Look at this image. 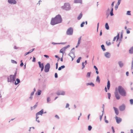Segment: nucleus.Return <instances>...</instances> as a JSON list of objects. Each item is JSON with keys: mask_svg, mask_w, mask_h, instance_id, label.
<instances>
[{"mask_svg": "<svg viewBox=\"0 0 133 133\" xmlns=\"http://www.w3.org/2000/svg\"><path fill=\"white\" fill-rule=\"evenodd\" d=\"M62 19L61 15L58 14L55 17L52 18L50 22V24L52 25L60 23L62 22Z\"/></svg>", "mask_w": 133, "mask_h": 133, "instance_id": "1", "label": "nucleus"}, {"mask_svg": "<svg viewBox=\"0 0 133 133\" xmlns=\"http://www.w3.org/2000/svg\"><path fill=\"white\" fill-rule=\"evenodd\" d=\"M118 90L119 93L122 96L124 97L126 96V92L122 86H118Z\"/></svg>", "mask_w": 133, "mask_h": 133, "instance_id": "2", "label": "nucleus"}, {"mask_svg": "<svg viewBox=\"0 0 133 133\" xmlns=\"http://www.w3.org/2000/svg\"><path fill=\"white\" fill-rule=\"evenodd\" d=\"M61 8L63 10H64L66 11L69 10L71 9L70 5L68 3H65L64 4V5L62 6Z\"/></svg>", "mask_w": 133, "mask_h": 133, "instance_id": "3", "label": "nucleus"}, {"mask_svg": "<svg viewBox=\"0 0 133 133\" xmlns=\"http://www.w3.org/2000/svg\"><path fill=\"white\" fill-rule=\"evenodd\" d=\"M73 30L72 28L70 27L68 29L66 32V34L69 35H72L73 34Z\"/></svg>", "mask_w": 133, "mask_h": 133, "instance_id": "4", "label": "nucleus"}, {"mask_svg": "<svg viewBox=\"0 0 133 133\" xmlns=\"http://www.w3.org/2000/svg\"><path fill=\"white\" fill-rule=\"evenodd\" d=\"M50 68V64L47 63L45 66L44 69V71L46 72H47L49 71Z\"/></svg>", "mask_w": 133, "mask_h": 133, "instance_id": "5", "label": "nucleus"}, {"mask_svg": "<svg viewBox=\"0 0 133 133\" xmlns=\"http://www.w3.org/2000/svg\"><path fill=\"white\" fill-rule=\"evenodd\" d=\"M12 75H10L9 77H8V82H12L14 83L15 81H13V77H12Z\"/></svg>", "mask_w": 133, "mask_h": 133, "instance_id": "6", "label": "nucleus"}, {"mask_svg": "<svg viewBox=\"0 0 133 133\" xmlns=\"http://www.w3.org/2000/svg\"><path fill=\"white\" fill-rule=\"evenodd\" d=\"M56 94L57 95H64L65 94V92L63 91H59L57 92Z\"/></svg>", "mask_w": 133, "mask_h": 133, "instance_id": "7", "label": "nucleus"}, {"mask_svg": "<svg viewBox=\"0 0 133 133\" xmlns=\"http://www.w3.org/2000/svg\"><path fill=\"white\" fill-rule=\"evenodd\" d=\"M119 109L121 111H123L125 109V106L124 105L122 104L119 107Z\"/></svg>", "mask_w": 133, "mask_h": 133, "instance_id": "8", "label": "nucleus"}, {"mask_svg": "<svg viewBox=\"0 0 133 133\" xmlns=\"http://www.w3.org/2000/svg\"><path fill=\"white\" fill-rule=\"evenodd\" d=\"M8 3L11 4H15L17 2L15 0H8Z\"/></svg>", "mask_w": 133, "mask_h": 133, "instance_id": "9", "label": "nucleus"}, {"mask_svg": "<svg viewBox=\"0 0 133 133\" xmlns=\"http://www.w3.org/2000/svg\"><path fill=\"white\" fill-rule=\"evenodd\" d=\"M116 122L118 124L119 123L122 121V119L121 118L118 117L117 116L116 117Z\"/></svg>", "mask_w": 133, "mask_h": 133, "instance_id": "10", "label": "nucleus"}, {"mask_svg": "<svg viewBox=\"0 0 133 133\" xmlns=\"http://www.w3.org/2000/svg\"><path fill=\"white\" fill-rule=\"evenodd\" d=\"M104 56L107 58H110L111 55L109 52H106L104 53Z\"/></svg>", "mask_w": 133, "mask_h": 133, "instance_id": "11", "label": "nucleus"}, {"mask_svg": "<svg viewBox=\"0 0 133 133\" xmlns=\"http://www.w3.org/2000/svg\"><path fill=\"white\" fill-rule=\"evenodd\" d=\"M74 3H79L82 4V0H74Z\"/></svg>", "mask_w": 133, "mask_h": 133, "instance_id": "12", "label": "nucleus"}, {"mask_svg": "<svg viewBox=\"0 0 133 133\" xmlns=\"http://www.w3.org/2000/svg\"><path fill=\"white\" fill-rule=\"evenodd\" d=\"M71 54H73V55H75V51H74L71 50V52H70V53H69L68 54L69 56H70L71 58L72 59V61L73 60L74 58H73L71 56Z\"/></svg>", "mask_w": 133, "mask_h": 133, "instance_id": "13", "label": "nucleus"}, {"mask_svg": "<svg viewBox=\"0 0 133 133\" xmlns=\"http://www.w3.org/2000/svg\"><path fill=\"white\" fill-rule=\"evenodd\" d=\"M43 109H42L40 111L36 113V115H42L43 113Z\"/></svg>", "mask_w": 133, "mask_h": 133, "instance_id": "14", "label": "nucleus"}, {"mask_svg": "<svg viewBox=\"0 0 133 133\" xmlns=\"http://www.w3.org/2000/svg\"><path fill=\"white\" fill-rule=\"evenodd\" d=\"M115 96L117 99H119L120 98V96L118 94V92H116L115 93Z\"/></svg>", "mask_w": 133, "mask_h": 133, "instance_id": "15", "label": "nucleus"}, {"mask_svg": "<svg viewBox=\"0 0 133 133\" xmlns=\"http://www.w3.org/2000/svg\"><path fill=\"white\" fill-rule=\"evenodd\" d=\"M113 108L114 109L116 114L117 115H118L119 114V111L118 109L115 107H113Z\"/></svg>", "mask_w": 133, "mask_h": 133, "instance_id": "16", "label": "nucleus"}, {"mask_svg": "<svg viewBox=\"0 0 133 133\" xmlns=\"http://www.w3.org/2000/svg\"><path fill=\"white\" fill-rule=\"evenodd\" d=\"M118 64L120 68H122L124 65L123 63L121 61L118 62Z\"/></svg>", "mask_w": 133, "mask_h": 133, "instance_id": "17", "label": "nucleus"}, {"mask_svg": "<svg viewBox=\"0 0 133 133\" xmlns=\"http://www.w3.org/2000/svg\"><path fill=\"white\" fill-rule=\"evenodd\" d=\"M38 63L39 64V66L40 68H42V67L44 66L43 64V63H41L40 62H38Z\"/></svg>", "mask_w": 133, "mask_h": 133, "instance_id": "18", "label": "nucleus"}, {"mask_svg": "<svg viewBox=\"0 0 133 133\" xmlns=\"http://www.w3.org/2000/svg\"><path fill=\"white\" fill-rule=\"evenodd\" d=\"M20 82V81L19 79L18 78H17L16 79V81L15 82V85H17Z\"/></svg>", "mask_w": 133, "mask_h": 133, "instance_id": "19", "label": "nucleus"}, {"mask_svg": "<svg viewBox=\"0 0 133 133\" xmlns=\"http://www.w3.org/2000/svg\"><path fill=\"white\" fill-rule=\"evenodd\" d=\"M37 102L36 103V104L33 107H31V110H32L33 109H35L37 106Z\"/></svg>", "mask_w": 133, "mask_h": 133, "instance_id": "20", "label": "nucleus"}, {"mask_svg": "<svg viewBox=\"0 0 133 133\" xmlns=\"http://www.w3.org/2000/svg\"><path fill=\"white\" fill-rule=\"evenodd\" d=\"M110 83L109 80H108L107 82V87L108 89L109 90L110 89Z\"/></svg>", "mask_w": 133, "mask_h": 133, "instance_id": "21", "label": "nucleus"}, {"mask_svg": "<svg viewBox=\"0 0 133 133\" xmlns=\"http://www.w3.org/2000/svg\"><path fill=\"white\" fill-rule=\"evenodd\" d=\"M86 85L87 86H88L89 85H90L92 87H94L95 86L94 84L93 83H92V82L87 83L86 84Z\"/></svg>", "mask_w": 133, "mask_h": 133, "instance_id": "22", "label": "nucleus"}, {"mask_svg": "<svg viewBox=\"0 0 133 133\" xmlns=\"http://www.w3.org/2000/svg\"><path fill=\"white\" fill-rule=\"evenodd\" d=\"M17 74V72L16 71L14 75H12V77H13V81H15V79L16 78V75Z\"/></svg>", "mask_w": 133, "mask_h": 133, "instance_id": "23", "label": "nucleus"}, {"mask_svg": "<svg viewBox=\"0 0 133 133\" xmlns=\"http://www.w3.org/2000/svg\"><path fill=\"white\" fill-rule=\"evenodd\" d=\"M96 81V82H98L99 83H100V80L99 77L98 76H97Z\"/></svg>", "mask_w": 133, "mask_h": 133, "instance_id": "24", "label": "nucleus"}, {"mask_svg": "<svg viewBox=\"0 0 133 133\" xmlns=\"http://www.w3.org/2000/svg\"><path fill=\"white\" fill-rule=\"evenodd\" d=\"M129 53L130 54H133V46L131 47L129 50Z\"/></svg>", "mask_w": 133, "mask_h": 133, "instance_id": "25", "label": "nucleus"}, {"mask_svg": "<svg viewBox=\"0 0 133 133\" xmlns=\"http://www.w3.org/2000/svg\"><path fill=\"white\" fill-rule=\"evenodd\" d=\"M82 13H81L77 17V19L78 20H80L82 18Z\"/></svg>", "mask_w": 133, "mask_h": 133, "instance_id": "26", "label": "nucleus"}, {"mask_svg": "<svg viewBox=\"0 0 133 133\" xmlns=\"http://www.w3.org/2000/svg\"><path fill=\"white\" fill-rule=\"evenodd\" d=\"M113 8H112L110 12V16H112L114 15V14L113 13Z\"/></svg>", "mask_w": 133, "mask_h": 133, "instance_id": "27", "label": "nucleus"}, {"mask_svg": "<svg viewBox=\"0 0 133 133\" xmlns=\"http://www.w3.org/2000/svg\"><path fill=\"white\" fill-rule=\"evenodd\" d=\"M105 29L107 30H108L109 29V26L108 23H105Z\"/></svg>", "mask_w": 133, "mask_h": 133, "instance_id": "28", "label": "nucleus"}, {"mask_svg": "<svg viewBox=\"0 0 133 133\" xmlns=\"http://www.w3.org/2000/svg\"><path fill=\"white\" fill-rule=\"evenodd\" d=\"M65 50L63 48H62L61 50H60V53H62L63 54L64 53V52L65 51Z\"/></svg>", "mask_w": 133, "mask_h": 133, "instance_id": "29", "label": "nucleus"}, {"mask_svg": "<svg viewBox=\"0 0 133 133\" xmlns=\"http://www.w3.org/2000/svg\"><path fill=\"white\" fill-rule=\"evenodd\" d=\"M65 66L64 65L61 66V67H60L58 69V70L60 71L62 69H64L65 68Z\"/></svg>", "mask_w": 133, "mask_h": 133, "instance_id": "30", "label": "nucleus"}, {"mask_svg": "<svg viewBox=\"0 0 133 133\" xmlns=\"http://www.w3.org/2000/svg\"><path fill=\"white\" fill-rule=\"evenodd\" d=\"M101 47L103 51H105V48L104 46V45L103 44L101 45Z\"/></svg>", "mask_w": 133, "mask_h": 133, "instance_id": "31", "label": "nucleus"}, {"mask_svg": "<svg viewBox=\"0 0 133 133\" xmlns=\"http://www.w3.org/2000/svg\"><path fill=\"white\" fill-rule=\"evenodd\" d=\"M51 99L49 97H47V102L48 103H50V101Z\"/></svg>", "mask_w": 133, "mask_h": 133, "instance_id": "32", "label": "nucleus"}, {"mask_svg": "<svg viewBox=\"0 0 133 133\" xmlns=\"http://www.w3.org/2000/svg\"><path fill=\"white\" fill-rule=\"evenodd\" d=\"M90 74H91L90 72H87V77L88 78L90 77Z\"/></svg>", "mask_w": 133, "mask_h": 133, "instance_id": "33", "label": "nucleus"}, {"mask_svg": "<svg viewBox=\"0 0 133 133\" xmlns=\"http://www.w3.org/2000/svg\"><path fill=\"white\" fill-rule=\"evenodd\" d=\"M81 58V57H80L78 58L77 60V62L78 63H79L80 62V60Z\"/></svg>", "mask_w": 133, "mask_h": 133, "instance_id": "34", "label": "nucleus"}, {"mask_svg": "<svg viewBox=\"0 0 133 133\" xmlns=\"http://www.w3.org/2000/svg\"><path fill=\"white\" fill-rule=\"evenodd\" d=\"M70 46L69 45H68L66 46H65L63 48L65 50L66 49H67Z\"/></svg>", "mask_w": 133, "mask_h": 133, "instance_id": "35", "label": "nucleus"}, {"mask_svg": "<svg viewBox=\"0 0 133 133\" xmlns=\"http://www.w3.org/2000/svg\"><path fill=\"white\" fill-rule=\"evenodd\" d=\"M92 129V127L90 125H89L88 127V129L89 131H90Z\"/></svg>", "mask_w": 133, "mask_h": 133, "instance_id": "36", "label": "nucleus"}, {"mask_svg": "<svg viewBox=\"0 0 133 133\" xmlns=\"http://www.w3.org/2000/svg\"><path fill=\"white\" fill-rule=\"evenodd\" d=\"M41 90H39L37 92L38 95H40L41 94Z\"/></svg>", "mask_w": 133, "mask_h": 133, "instance_id": "37", "label": "nucleus"}, {"mask_svg": "<svg viewBox=\"0 0 133 133\" xmlns=\"http://www.w3.org/2000/svg\"><path fill=\"white\" fill-rule=\"evenodd\" d=\"M85 22H83L81 24L80 26L81 27L84 26V25L85 24Z\"/></svg>", "mask_w": 133, "mask_h": 133, "instance_id": "38", "label": "nucleus"}, {"mask_svg": "<svg viewBox=\"0 0 133 133\" xmlns=\"http://www.w3.org/2000/svg\"><path fill=\"white\" fill-rule=\"evenodd\" d=\"M11 62L13 63H15L16 64L17 63V62L14 60H11Z\"/></svg>", "mask_w": 133, "mask_h": 133, "instance_id": "39", "label": "nucleus"}, {"mask_svg": "<svg viewBox=\"0 0 133 133\" xmlns=\"http://www.w3.org/2000/svg\"><path fill=\"white\" fill-rule=\"evenodd\" d=\"M130 103L131 105H132L133 104V99H131L130 100Z\"/></svg>", "mask_w": 133, "mask_h": 133, "instance_id": "40", "label": "nucleus"}, {"mask_svg": "<svg viewBox=\"0 0 133 133\" xmlns=\"http://www.w3.org/2000/svg\"><path fill=\"white\" fill-rule=\"evenodd\" d=\"M130 11H127V15H131V14H130Z\"/></svg>", "mask_w": 133, "mask_h": 133, "instance_id": "41", "label": "nucleus"}, {"mask_svg": "<svg viewBox=\"0 0 133 133\" xmlns=\"http://www.w3.org/2000/svg\"><path fill=\"white\" fill-rule=\"evenodd\" d=\"M106 43L108 46H109L111 44V43L110 42H108L107 41L106 42Z\"/></svg>", "mask_w": 133, "mask_h": 133, "instance_id": "42", "label": "nucleus"}, {"mask_svg": "<svg viewBox=\"0 0 133 133\" xmlns=\"http://www.w3.org/2000/svg\"><path fill=\"white\" fill-rule=\"evenodd\" d=\"M82 69H83L85 67V65H84V62H83L82 63Z\"/></svg>", "mask_w": 133, "mask_h": 133, "instance_id": "43", "label": "nucleus"}, {"mask_svg": "<svg viewBox=\"0 0 133 133\" xmlns=\"http://www.w3.org/2000/svg\"><path fill=\"white\" fill-rule=\"evenodd\" d=\"M81 38V36L80 37H79V38H78V43H80Z\"/></svg>", "mask_w": 133, "mask_h": 133, "instance_id": "44", "label": "nucleus"}, {"mask_svg": "<svg viewBox=\"0 0 133 133\" xmlns=\"http://www.w3.org/2000/svg\"><path fill=\"white\" fill-rule=\"evenodd\" d=\"M116 37H117V41L118 40L119 38V34L118 33L117 36Z\"/></svg>", "mask_w": 133, "mask_h": 133, "instance_id": "45", "label": "nucleus"}, {"mask_svg": "<svg viewBox=\"0 0 133 133\" xmlns=\"http://www.w3.org/2000/svg\"><path fill=\"white\" fill-rule=\"evenodd\" d=\"M108 98L109 99H110L111 96V94L109 93H108Z\"/></svg>", "mask_w": 133, "mask_h": 133, "instance_id": "46", "label": "nucleus"}, {"mask_svg": "<svg viewBox=\"0 0 133 133\" xmlns=\"http://www.w3.org/2000/svg\"><path fill=\"white\" fill-rule=\"evenodd\" d=\"M118 5H116L115 6V9L116 10L117 9H118Z\"/></svg>", "mask_w": 133, "mask_h": 133, "instance_id": "47", "label": "nucleus"}, {"mask_svg": "<svg viewBox=\"0 0 133 133\" xmlns=\"http://www.w3.org/2000/svg\"><path fill=\"white\" fill-rule=\"evenodd\" d=\"M55 78H57L58 77V75L57 73H55Z\"/></svg>", "mask_w": 133, "mask_h": 133, "instance_id": "48", "label": "nucleus"}, {"mask_svg": "<svg viewBox=\"0 0 133 133\" xmlns=\"http://www.w3.org/2000/svg\"><path fill=\"white\" fill-rule=\"evenodd\" d=\"M55 117L59 119V117L57 115H56L55 116Z\"/></svg>", "mask_w": 133, "mask_h": 133, "instance_id": "49", "label": "nucleus"}, {"mask_svg": "<svg viewBox=\"0 0 133 133\" xmlns=\"http://www.w3.org/2000/svg\"><path fill=\"white\" fill-rule=\"evenodd\" d=\"M35 61H36V58L34 57H33V60H32V61L33 62H35Z\"/></svg>", "mask_w": 133, "mask_h": 133, "instance_id": "50", "label": "nucleus"}, {"mask_svg": "<svg viewBox=\"0 0 133 133\" xmlns=\"http://www.w3.org/2000/svg\"><path fill=\"white\" fill-rule=\"evenodd\" d=\"M56 69H57L58 68V63H57L56 64Z\"/></svg>", "mask_w": 133, "mask_h": 133, "instance_id": "51", "label": "nucleus"}, {"mask_svg": "<svg viewBox=\"0 0 133 133\" xmlns=\"http://www.w3.org/2000/svg\"><path fill=\"white\" fill-rule=\"evenodd\" d=\"M44 57H46V58H49V56H48L47 55H44Z\"/></svg>", "mask_w": 133, "mask_h": 133, "instance_id": "52", "label": "nucleus"}, {"mask_svg": "<svg viewBox=\"0 0 133 133\" xmlns=\"http://www.w3.org/2000/svg\"><path fill=\"white\" fill-rule=\"evenodd\" d=\"M30 54V52H26L25 54H24V56H26V55H27L28 54Z\"/></svg>", "mask_w": 133, "mask_h": 133, "instance_id": "53", "label": "nucleus"}, {"mask_svg": "<svg viewBox=\"0 0 133 133\" xmlns=\"http://www.w3.org/2000/svg\"><path fill=\"white\" fill-rule=\"evenodd\" d=\"M24 65V64L23 62H22V63H21L20 64V66L21 67L22 66Z\"/></svg>", "mask_w": 133, "mask_h": 133, "instance_id": "54", "label": "nucleus"}, {"mask_svg": "<svg viewBox=\"0 0 133 133\" xmlns=\"http://www.w3.org/2000/svg\"><path fill=\"white\" fill-rule=\"evenodd\" d=\"M33 98V97L32 96H30L29 98V99H30L31 100H32Z\"/></svg>", "mask_w": 133, "mask_h": 133, "instance_id": "55", "label": "nucleus"}, {"mask_svg": "<svg viewBox=\"0 0 133 133\" xmlns=\"http://www.w3.org/2000/svg\"><path fill=\"white\" fill-rule=\"evenodd\" d=\"M123 37V33H121L120 38L122 39Z\"/></svg>", "mask_w": 133, "mask_h": 133, "instance_id": "56", "label": "nucleus"}, {"mask_svg": "<svg viewBox=\"0 0 133 133\" xmlns=\"http://www.w3.org/2000/svg\"><path fill=\"white\" fill-rule=\"evenodd\" d=\"M52 44H53V45H55L57 44H59V43H57L54 42H52Z\"/></svg>", "mask_w": 133, "mask_h": 133, "instance_id": "57", "label": "nucleus"}, {"mask_svg": "<svg viewBox=\"0 0 133 133\" xmlns=\"http://www.w3.org/2000/svg\"><path fill=\"white\" fill-rule=\"evenodd\" d=\"M103 115V114H102V115H101L100 116V121L101 120V119L102 118V117Z\"/></svg>", "mask_w": 133, "mask_h": 133, "instance_id": "58", "label": "nucleus"}, {"mask_svg": "<svg viewBox=\"0 0 133 133\" xmlns=\"http://www.w3.org/2000/svg\"><path fill=\"white\" fill-rule=\"evenodd\" d=\"M34 91H32L30 95L31 96H33L34 94Z\"/></svg>", "mask_w": 133, "mask_h": 133, "instance_id": "59", "label": "nucleus"}, {"mask_svg": "<svg viewBox=\"0 0 133 133\" xmlns=\"http://www.w3.org/2000/svg\"><path fill=\"white\" fill-rule=\"evenodd\" d=\"M130 31H129V30H128V29H127V34H129L130 33Z\"/></svg>", "mask_w": 133, "mask_h": 133, "instance_id": "60", "label": "nucleus"}, {"mask_svg": "<svg viewBox=\"0 0 133 133\" xmlns=\"http://www.w3.org/2000/svg\"><path fill=\"white\" fill-rule=\"evenodd\" d=\"M94 68L96 70H98L96 66L94 65Z\"/></svg>", "mask_w": 133, "mask_h": 133, "instance_id": "61", "label": "nucleus"}, {"mask_svg": "<svg viewBox=\"0 0 133 133\" xmlns=\"http://www.w3.org/2000/svg\"><path fill=\"white\" fill-rule=\"evenodd\" d=\"M69 106V104L68 103H67L66 104V107H65V108H67Z\"/></svg>", "mask_w": 133, "mask_h": 133, "instance_id": "62", "label": "nucleus"}, {"mask_svg": "<svg viewBox=\"0 0 133 133\" xmlns=\"http://www.w3.org/2000/svg\"><path fill=\"white\" fill-rule=\"evenodd\" d=\"M55 57L56 58H58V60L59 59H60V58L58 57V56L57 55H56L55 56Z\"/></svg>", "mask_w": 133, "mask_h": 133, "instance_id": "63", "label": "nucleus"}, {"mask_svg": "<svg viewBox=\"0 0 133 133\" xmlns=\"http://www.w3.org/2000/svg\"><path fill=\"white\" fill-rule=\"evenodd\" d=\"M114 2H112V4H111V6H112V7L114 5Z\"/></svg>", "mask_w": 133, "mask_h": 133, "instance_id": "64", "label": "nucleus"}]
</instances>
